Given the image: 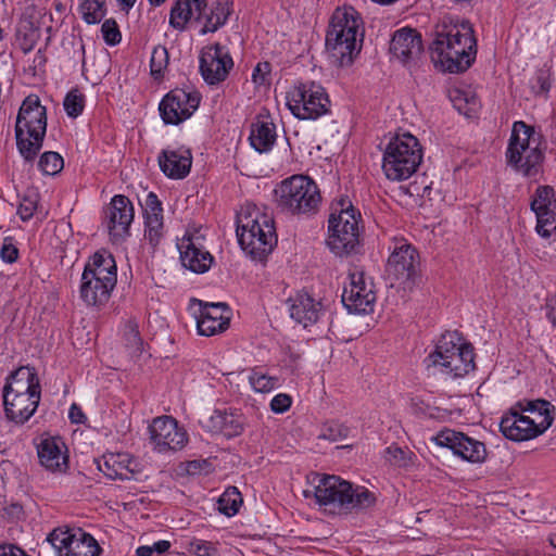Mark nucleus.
<instances>
[{
	"instance_id": "3",
	"label": "nucleus",
	"mask_w": 556,
	"mask_h": 556,
	"mask_svg": "<svg viewBox=\"0 0 556 556\" xmlns=\"http://www.w3.org/2000/svg\"><path fill=\"white\" fill-rule=\"evenodd\" d=\"M47 131V109L36 94L27 96L20 106L15 123V139L18 152L26 162H33Z\"/></svg>"
},
{
	"instance_id": "21",
	"label": "nucleus",
	"mask_w": 556,
	"mask_h": 556,
	"mask_svg": "<svg viewBox=\"0 0 556 556\" xmlns=\"http://www.w3.org/2000/svg\"><path fill=\"white\" fill-rule=\"evenodd\" d=\"M108 229L114 239H123L128 235L134 220V206L130 200L122 194L112 198L108 208Z\"/></svg>"
},
{
	"instance_id": "53",
	"label": "nucleus",
	"mask_w": 556,
	"mask_h": 556,
	"mask_svg": "<svg viewBox=\"0 0 556 556\" xmlns=\"http://www.w3.org/2000/svg\"><path fill=\"white\" fill-rule=\"evenodd\" d=\"M190 552L197 556H214L216 549L208 542H192L190 544Z\"/></svg>"
},
{
	"instance_id": "32",
	"label": "nucleus",
	"mask_w": 556,
	"mask_h": 556,
	"mask_svg": "<svg viewBox=\"0 0 556 556\" xmlns=\"http://www.w3.org/2000/svg\"><path fill=\"white\" fill-rule=\"evenodd\" d=\"M114 288L115 285H112L111 280L104 281L101 278H89L81 275L80 296L88 305L106 303Z\"/></svg>"
},
{
	"instance_id": "46",
	"label": "nucleus",
	"mask_w": 556,
	"mask_h": 556,
	"mask_svg": "<svg viewBox=\"0 0 556 556\" xmlns=\"http://www.w3.org/2000/svg\"><path fill=\"white\" fill-rule=\"evenodd\" d=\"M63 106L70 117L76 118L83 113L85 98L77 89H73L65 96Z\"/></svg>"
},
{
	"instance_id": "15",
	"label": "nucleus",
	"mask_w": 556,
	"mask_h": 556,
	"mask_svg": "<svg viewBox=\"0 0 556 556\" xmlns=\"http://www.w3.org/2000/svg\"><path fill=\"white\" fill-rule=\"evenodd\" d=\"M232 67V58L220 43L216 42L201 50L199 68L203 79L208 85H217L224 81Z\"/></svg>"
},
{
	"instance_id": "59",
	"label": "nucleus",
	"mask_w": 556,
	"mask_h": 556,
	"mask_svg": "<svg viewBox=\"0 0 556 556\" xmlns=\"http://www.w3.org/2000/svg\"><path fill=\"white\" fill-rule=\"evenodd\" d=\"M24 549L13 544L0 545V556H24Z\"/></svg>"
},
{
	"instance_id": "5",
	"label": "nucleus",
	"mask_w": 556,
	"mask_h": 556,
	"mask_svg": "<svg viewBox=\"0 0 556 556\" xmlns=\"http://www.w3.org/2000/svg\"><path fill=\"white\" fill-rule=\"evenodd\" d=\"M275 195L278 207L292 215H313L321 203L317 184L304 175L282 180L275 189Z\"/></svg>"
},
{
	"instance_id": "56",
	"label": "nucleus",
	"mask_w": 556,
	"mask_h": 556,
	"mask_svg": "<svg viewBox=\"0 0 556 556\" xmlns=\"http://www.w3.org/2000/svg\"><path fill=\"white\" fill-rule=\"evenodd\" d=\"M555 410L554 405H552L551 409H547V413L545 414L543 409L536 410L533 415V417H530V420L534 421V426L539 429H541V422L545 424L546 421L549 422V427L552 426V422L554 420L553 413Z\"/></svg>"
},
{
	"instance_id": "48",
	"label": "nucleus",
	"mask_w": 556,
	"mask_h": 556,
	"mask_svg": "<svg viewBox=\"0 0 556 556\" xmlns=\"http://www.w3.org/2000/svg\"><path fill=\"white\" fill-rule=\"evenodd\" d=\"M531 88L535 94L547 93L549 91L551 83L547 71L540 70L536 72Z\"/></svg>"
},
{
	"instance_id": "51",
	"label": "nucleus",
	"mask_w": 556,
	"mask_h": 556,
	"mask_svg": "<svg viewBox=\"0 0 556 556\" xmlns=\"http://www.w3.org/2000/svg\"><path fill=\"white\" fill-rule=\"evenodd\" d=\"M348 433V427L340 424H332L325 429L323 437L331 441H337L339 439L346 438Z\"/></svg>"
},
{
	"instance_id": "42",
	"label": "nucleus",
	"mask_w": 556,
	"mask_h": 556,
	"mask_svg": "<svg viewBox=\"0 0 556 556\" xmlns=\"http://www.w3.org/2000/svg\"><path fill=\"white\" fill-rule=\"evenodd\" d=\"M125 346L132 356H139L143 350V341L140 337L138 325L134 321H128L124 330Z\"/></svg>"
},
{
	"instance_id": "19",
	"label": "nucleus",
	"mask_w": 556,
	"mask_h": 556,
	"mask_svg": "<svg viewBox=\"0 0 556 556\" xmlns=\"http://www.w3.org/2000/svg\"><path fill=\"white\" fill-rule=\"evenodd\" d=\"M541 429L534 426L529 416H523L516 408L502 417L500 429L503 435L511 441L521 442L536 438L549 428V422H541Z\"/></svg>"
},
{
	"instance_id": "31",
	"label": "nucleus",
	"mask_w": 556,
	"mask_h": 556,
	"mask_svg": "<svg viewBox=\"0 0 556 556\" xmlns=\"http://www.w3.org/2000/svg\"><path fill=\"white\" fill-rule=\"evenodd\" d=\"M131 463L126 454H109L97 460V467L111 480H130L135 472Z\"/></svg>"
},
{
	"instance_id": "54",
	"label": "nucleus",
	"mask_w": 556,
	"mask_h": 556,
	"mask_svg": "<svg viewBox=\"0 0 556 556\" xmlns=\"http://www.w3.org/2000/svg\"><path fill=\"white\" fill-rule=\"evenodd\" d=\"M0 256L5 263H14L18 257V250L14 244L4 240V243L0 250Z\"/></svg>"
},
{
	"instance_id": "58",
	"label": "nucleus",
	"mask_w": 556,
	"mask_h": 556,
	"mask_svg": "<svg viewBox=\"0 0 556 556\" xmlns=\"http://www.w3.org/2000/svg\"><path fill=\"white\" fill-rule=\"evenodd\" d=\"M68 418L72 424H85L87 420L86 415L84 414L80 406L76 403H73L70 407Z\"/></svg>"
},
{
	"instance_id": "24",
	"label": "nucleus",
	"mask_w": 556,
	"mask_h": 556,
	"mask_svg": "<svg viewBox=\"0 0 556 556\" xmlns=\"http://www.w3.org/2000/svg\"><path fill=\"white\" fill-rule=\"evenodd\" d=\"M41 392L40 381L34 367L22 366L7 379L3 388V400L8 396Z\"/></svg>"
},
{
	"instance_id": "25",
	"label": "nucleus",
	"mask_w": 556,
	"mask_h": 556,
	"mask_svg": "<svg viewBox=\"0 0 556 556\" xmlns=\"http://www.w3.org/2000/svg\"><path fill=\"white\" fill-rule=\"evenodd\" d=\"M157 160L161 170L168 178L182 179L190 173L192 155L188 149L163 150Z\"/></svg>"
},
{
	"instance_id": "61",
	"label": "nucleus",
	"mask_w": 556,
	"mask_h": 556,
	"mask_svg": "<svg viewBox=\"0 0 556 556\" xmlns=\"http://www.w3.org/2000/svg\"><path fill=\"white\" fill-rule=\"evenodd\" d=\"M151 547L153 553H156L157 555H163L169 549L170 542L166 540H161L151 545Z\"/></svg>"
},
{
	"instance_id": "43",
	"label": "nucleus",
	"mask_w": 556,
	"mask_h": 556,
	"mask_svg": "<svg viewBox=\"0 0 556 556\" xmlns=\"http://www.w3.org/2000/svg\"><path fill=\"white\" fill-rule=\"evenodd\" d=\"M80 12L83 18L88 24H97L104 16V1L103 0H83L80 4Z\"/></svg>"
},
{
	"instance_id": "12",
	"label": "nucleus",
	"mask_w": 556,
	"mask_h": 556,
	"mask_svg": "<svg viewBox=\"0 0 556 556\" xmlns=\"http://www.w3.org/2000/svg\"><path fill=\"white\" fill-rule=\"evenodd\" d=\"M47 540L59 556H99L102 551L94 538L80 528L75 531L54 529Z\"/></svg>"
},
{
	"instance_id": "27",
	"label": "nucleus",
	"mask_w": 556,
	"mask_h": 556,
	"mask_svg": "<svg viewBox=\"0 0 556 556\" xmlns=\"http://www.w3.org/2000/svg\"><path fill=\"white\" fill-rule=\"evenodd\" d=\"M143 207L146 233L144 237L155 247L159 244L163 230V207L157 195L149 192Z\"/></svg>"
},
{
	"instance_id": "36",
	"label": "nucleus",
	"mask_w": 556,
	"mask_h": 556,
	"mask_svg": "<svg viewBox=\"0 0 556 556\" xmlns=\"http://www.w3.org/2000/svg\"><path fill=\"white\" fill-rule=\"evenodd\" d=\"M231 14V2L229 0H216L210 11L205 9L202 21L204 20V26L201 29V34L215 33L219 27L225 25L229 15Z\"/></svg>"
},
{
	"instance_id": "55",
	"label": "nucleus",
	"mask_w": 556,
	"mask_h": 556,
	"mask_svg": "<svg viewBox=\"0 0 556 556\" xmlns=\"http://www.w3.org/2000/svg\"><path fill=\"white\" fill-rule=\"evenodd\" d=\"M387 454L390 455V459L399 466H405L407 464V453L396 445H391L387 448Z\"/></svg>"
},
{
	"instance_id": "39",
	"label": "nucleus",
	"mask_w": 556,
	"mask_h": 556,
	"mask_svg": "<svg viewBox=\"0 0 556 556\" xmlns=\"http://www.w3.org/2000/svg\"><path fill=\"white\" fill-rule=\"evenodd\" d=\"M556 208V199L554 189L549 186H540L531 202V210L535 213Z\"/></svg>"
},
{
	"instance_id": "35",
	"label": "nucleus",
	"mask_w": 556,
	"mask_h": 556,
	"mask_svg": "<svg viewBox=\"0 0 556 556\" xmlns=\"http://www.w3.org/2000/svg\"><path fill=\"white\" fill-rule=\"evenodd\" d=\"M251 146L260 153L268 152L276 141V126L271 122L257 121L251 126Z\"/></svg>"
},
{
	"instance_id": "23",
	"label": "nucleus",
	"mask_w": 556,
	"mask_h": 556,
	"mask_svg": "<svg viewBox=\"0 0 556 556\" xmlns=\"http://www.w3.org/2000/svg\"><path fill=\"white\" fill-rule=\"evenodd\" d=\"M41 399V392L8 396L3 400L4 412L8 419L15 424H25L36 412Z\"/></svg>"
},
{
	"instance_id": "41",
	"label": "nucleus",
	"mask_w": 556,
	"mask_h": 556,
	"mask_svg": "<svg viewBox=\"0 0 556 556\" xmlns=\"http://www.w3.org/2000/svg\"><path fill=\"white\" fill-rule=\"evenodd\" d=\"M536 232L543 238L556 239V208L536 214Z\"/></svg>"
},
{
	"instance_id": "60",
	"label": "nucleus",
	"mask_w": 556,
	"mask_h": 556,
	"mask_svg": "<svg viewBox=\"0 0 556 556\" xmlns=\"http://www.w3.org/2000/svg\"><path fill=\"white\" fill-rule=\"evenodd\" d=\"M191 2L197 13L195 21H202L203 14H205V9H207V0H191Z\"/></svg>"
},
{
	"instance_id": "52",
	"label": "nucleus",
	"mask_w": 556,
	"mask_h": 556,
	"mask_svg": "<svg viewBox=\"0 0 556 556\" xmlns=\"http://www.w3.org/2000/svg\"><path fill=\"white\" fill-rule=\"evenodd\" d=\"M270 73V64L268 62L258 63L252 74V80L256 85H263L267 75Z\"/></svg>"
},
{
	"instance_id": "64",
	"label": "nucleus",
	"mask_w": 556,
	"mask_h": 556,
	"mask_svg": "<svg viewBox=\"0 0 556 556\" xmlns=\"http://www.w3.org/2000/svg\"><path fill=\"white\" fill-rule=\"evenodd\" d=\"M137 556H152V547L150 545L139 546L136 551Z\"/></svg>"
},
{
	"instance_id": "38",
	"label": "nucleus",
	"mask_w": 556,
	"mask_h": 556,
	"mask_svg": "<svg viewBox=\"0 0 556 556\" xmlns=\"http://www.w3.org/2000/svg\"><path fill=\"white\" fill-rule=\"evenodd\" d=\"M218 510L231 517L239 511L241 504L243 503L241 493L236 486H229L226 491L220 495L218 500Z\"/></svg>"
},
{
	"instance_id": "33",
	"label": "nucleus",
	"mask_w": 556,
	"mask_h": 556,
	"mask_svg": "<svg viewBox=\"0 0 556 556\" xmlns=\"http://www.w3.org/2000/svg\"><path fill=\"white\" fill-rule=\"evenodd\" d=\"M465 344V342H462V337L457 331H446L441 336L434 351L426 358L428 368L437 369L441 362L444 363L451 356L458 353V349Z\"/></svg>"
},
{
	"instance_id": "62",
	"label": "nucleus",
	"mask_w": 556,
	"mask_h": 556,
	"mask_svg": "<svg viewBox=\"0 0 556 556\" xmlns=\"http://www.w3.org/2000/svg\"><path fill=\"white\" fill-rule=\"evenodd\" d=\"M546 307H547V313H546L547 319L554 326H556V294H555V299H552L548 301V303L546 304Z\"/></svg>"
},
{
	"instance_id": "16",
	"label": "nucleus",
	"mask_w": 556,
	"mask_h": 556,
	"mask_svg": "<svg viewBox=\"0 0 556 556\" xmlns=\"http://www.w3.org/2000/svg\"><path fill=\"white\" fill-rule=\"evenodd\" d=\"M149 433L154 450L160 453L181 450L188 441L185 429L170 416L154 418L149 426Z\"/></svg>"
},
{
	"instance_id": "2",
	"label": "nucleus",
	"mask_w": 556,
	"mask_h": 556,
	"mask_svg": "<svg viewBox=\"0 0 556 556\" xmlns=\"http://www.w3.org/2000/svg\"><path fill=\"white\" fill-rule=\"evenodd\" d=\"M317 478L314 496L321 506H330L348 515L365 511L376 505V494L363 485H354L338 476L324 475Z\"/></svg>"
},
{
	"instance_id": "18",
	"label": "nucleus",
	"mask_w": 556,
	"mask_h": 556,
	"mask_svg": "<svg viewBox=\"0 0 556 556\" xmlns=\"http://www.w3.org/2000/svg\"><path fill=\"white\" fill-rule=\"evenodd\" d=\"M200 306L197 317V328L201 336H214L225 331L230 323V308L226 303H208L194 300Z\"/></svg>"
},
{
	"instance_id": "26",
	"label": "nucleus",
	"mask_w": 556,
	"mask_h": 556,
	"mask_svg": "<svg viewBox=\"0 0 556 556\" xmlns=\"http://www.w3.org/2000/svg\"><path fill=\"white\" fill-rule=\"evenodd\" d=\"M290 316L304 328L316 324L324 314L323 304L308 293H299L290 300Z\"/></svg>"
},
{
	"instance_id": "20",
	"label": "nucleus",
	"mask_w": 556,
	"mask_h": 556,
	"mask_svg": "<svg viewBox=\"0 0 556 556\" xmlns=\"http://www.w3.org/2000/svg\"><path fill=\"white\" fill-rule=\"evenodd\" d=\"M181 264L195 274L207 271L213 264V256L201 243V236L189 235L178 244Z\"/></svg>"
},
{
	"instance_id": "37",
	"label": "nucleus",
	"mask_w": 556,
	"mask_h": 556,
	"mask_svg": "<svg viewBox=\"0 0 556 556\" xmlns=\"http://www.w3.org/2000/svg\"><path fill=\"white\" fill-rule=\"evenodd\" d=\"M195 11L191 0H177L170 10L169 24L178 30H184L186 24L195 18Z\"/></svg>"
},
{
	"instance_id": "11",
	"label": "nucleus",
	"mask_w": 556,
	"mask_h": 556,
	"mask_svg": "<svg viewBox=\"0 0 556 556\" xmlns=\"http://www.w3.org/2000/svg\"><path fill=\"white\" fill-rule=\"evenodd\" d=\"M420 258L418 251L409 243L402 242L390 254L386 273L403 290L412 291L421 280L419 274Z\"/></svg>"
},
{
	"instance_id": "40",
	"label": "nucleus",
	"mask_w": 556,
	"mask_h": 556,
	"mask_svg": "<svg viewBox=\"0 0 556 556\" xmlns=\"http://www.w3.org/2000/svg\"><path fill=\"white\" fill-rule=\"evenodd\" d=\"M169 63V54L164 46L154 47L151 60H150V74L151 76L159 80L164 77V72L167 68Z\"/></svg>"
},
{
	"instance_id": "34",
	"label": "nucleus",
	"mask_w": 556,
	"mask_h": 556,
	"mask_svg": "<svg viewBox=\"0 0 556 556\" xmlns=\"http://www.w3.org/2000/svg\"><path fill=\"white\" fill-rule=\"evenodd\" d=\"M210 420L212 429L228 439L240 435L244 430L245 418L237 412L215 410Z\"/></svg>"
},
{
	"instance_id": "7",
	"label": "nucleus",
	"mask_w": 556,
	"mask_h": 556,
	"mask_svg": "<svg viewBox=\"0 0 556 556\" xmlns=\"http://www.w3.org/2000/svg\"><path fill=\"white\" fill-rule=\"evenodd\" d=\"M358 20L353 12L339 10L332 15L326 35V49L338 66H348L359 52L357 43Z\"/></svg>"
},
{
	"instance_id": "9",
	"label": "nucleus",
	"mask_w": 556,
	"mask_h": 556,
	"mask_svg": "<svg viewBox=\"0 0 556 556\" xmlns=\"http://www.w3.org/2000/svg\"><path fill=\"white\" fill-rule=\"evenodd\" d=\"M534 134V128L525 122H515L506 151L507 163L529 178L538 176L544 157L538 144L531 147Z\"/></svg>"
},
{
	"instance_id": "14",
	"label": "nucleus",
	"mask_w": 556,
	"mask_h": 556,
	"mask_svg": "<svg viewBox=\"0 0 556 556\" xmlns=\"http://www.w3.org/2000/svg\"><path fill=\"white\" fill-rule=\"evenodd\" d=\"M433 441L439 446L450 448L454 455L472 464H481L488 456L483 442L455 430L443 429L433 438Z\"/></svg>"
},
{
	"instance_id": "13",
	"label": "nucleus",
	"mask_w": 556,
	"mask_h": 556,
	"mask_svg": "<svg viewBox=\"0 0 556 556\" xmlns=\"http://www.w3.org/2000/svg\"><path fill=\"white\" fill-rule=\"evenodd\" d=\"M200 101L201 96L197 91H187L180 88L173 89L160 103L161 117L167 125H178L194 113Z\"/></svg>"
},
{
	"instance_id": "45",
	"label": "nucleus",
	"mask_w": 556,
	"mask_h": 556,
	"mask_svg": "<svg viewBox=\"0 0 556 556\" xmlns=\"http://www.w3.org/2000/svg\"><path fill=\"white\" fill-rule=\"evenodd\" d=\"M277 381V378L267 376L256 369H253L249 376V382L253 390L261 393L270 392L275 388Z\"/></svg>"
},
{
	"instance_id": "30",
	"label": "nucleus",
	"mask_w": 556,
	"mask_h": 556,
	"mask_svg": "<svg viewBox=\"0 0 556 556\" xmlns=\"http://www.w3.org/2000/svg\"><path fill=\"white\" fill-rule=\"evenodd\" d=\"M475 367L473 346L471 344H465L458 349V353L451 356L444 363L441 362V365H439L437 369L452 378H458L472 371Z\"/></svg>"
},
{
	"instance_id": "1",
	"label": "nucleus",
	"mask_w": 556,
	"mask_h": 556,
	"mask_svg": "<svg viewBox=\"0 0 556 556\" xmlns=\"http://www.w3.org/2000/svg\"><path fill=\"white\" fill-rule=\"evenodd\" d=\"M431 59L444 72L463 73L476 59L477 41L469 21L443 23L430 46Z\"/></svg>"
},
{
	"instance_id": "57",
	"label": "nucleus",
	"mask_w": 556,
	"mask_h": 556,
	"mask_svg": "<svg viewBox=\"0 0 556 556\" xmlns=\"http://www.w3.org/2000/svg\"><path fill=\"white\" fill-rule=\"evenodd\" d=\"M35 210H36V202L25 199L20 204V206L17 208V214L20 215V217L23 220H28L29 218L33 217Z\"/></svg>"
},
{
	"instance_id": "17",
	"label": "nucleus",
	"mask_w": 556,
	"mask_h": 556,
	"mask_svg": "<svg viewBox=\"0 0 556 556\" xmlns=\"http://www.w3.org/2000/svg\"><path fill=\"white\" fill-rule=\"evenodd\" d=\"M350 286L343 289L342 303L350 313L369 314L374 312L376 292L372 282H367L363 271L350 274Z\"/></svg>"
},
{
	"instance_id": "6",
	"label": "nucleus",
	"mask_w": 556,
	"mask_h": 556,
	"mask_svg": "<svg viewBox=\"0 0 556 556\" xmlns=\"http://www.w3.org/2000/svg\"><path fill=\"white\" fill-rule=\"evenodd\" d=\"M338 208L330 214L328 220L329 236L327 244L337 256H349L359 251V227L361 213L351 204L348 199L338 202Z\"/></svg>"
},
{
	"instance_id": "63",
	"label": "nucleus",
	"mask_w": 556,
	"mask_h": 556,
	"mask_svg": "<svg viewBox=\"0 0 556 556\" xmlns=\"http://www.w3.org/2000/svg\"><path fill=\"white\" fill-rule=\"evenodd\" d=\"M35 33H36V30L31 29L30 35H25L24 42L22 43V49L24 52H28L33 49V47L35 45V38H34Z\"/></svg>"
},
{
	"instance_id": "29",
	"label": "nucleus",
	"mask_w": 556,
	"mask_h": 556,
	"mask_svg": "<svg viewBox=\"0 0 556 556\" xmlns=\"http://www.w3.org/2000/svg\"><path fill=\"white\" fill-rule=\"evenodd\" d=\"M63 443L54 438L42 439L37 446V454L41 466L50 471H65L67 457L62 453Z\"/></svg>"
},
{
	"instance_id": "50",
	"label": "nucleus",
	"mask_w": 556,
	"mask_h": 556,
	"mask_svg": "<svg viewBox=\"0 0 556 556\" xmlns=\"http://www.w3.org/2000/svg\"><path fill=\"white\" fill-rule=\"evenodd\" d=\"M292 404V399L286 393H279L274 396L270 402V409L276 414H282L287 412Z\"/></svg>"
},
{
	"instance_id": "44",
	"label": "nucleus",
	"mask_w": 556,
	"mask_h": 556,
	"mask_svg": "<svg viewBox=\"0 0 556 556\" xmlns=\"http://www.w3.org/2000/svg\"><path fill=\"white\" fill-rule=\"evenodd\" d=\"M64 166L63 157L53 151L45 152L38 162V167L45 175H55L62 170Z\"/></svg>"
},
{
	"instance_id": "47",
	"label": "nucleus",
	"mask_w": 556,
	"mask_h": 556,
	"mask_svg": "<svg viewBox=\"0 0 556 556\" xmlns=\"http://www.w3.org/2000/svg\"><path fill=\"white\" fill-rule=\"evenodd\" d=\"M101 31L106 45L115 46L121 42L122 35L117 23L113 18L104 21L101 26Z\"/></svg>"
},
{
	"instance_id": "22",
	"label": "nucleus",
	"mask_w": 556,
	"mask_h": 556,
	"mask_svg": "<svg viewBox=\"0 0 556 556\" xmlns=\"http://www.w3.org/2000/svg\"><path fill=\"white\" fill-rule=\"evenodd\" d=\"M422 49L421 35L409 27L396 30L390 42V52L404 64L417 60Z\"/></svg>"
},
{
	"instance_id": "8",
	"label": "nucleus",
	"mask_w": 556,
	"mask_h": 556,
	"mask_svg": "<svg viewBox=\"0 0 556 556\" xmlns=\"http://www.w3.org/2000/svg\"><path fill=\"white\" fill-rule=\"evenodd\" d=\"M422 160L419 141L410 134L397 135L388 143L382 160V169L390 180L408 179Z\"/></svg>"
},
{
	"instance_id": "4",
	"label": "nucleus",
	"mask_w": 556,
	"mask_h": 556,
	"mask_svg": "<svg viewBox=\"0 0 556 556\" xmlns=\"http://www.w3.org/2000/svg\"><path fill=\"white\" fill-rule=\"evenodd\" d=\"M237 237L242 250L254 261H264L277 244L274 220L255 207L237 215Z\"/></svg>"
},
{
	"instance_id": "28",
	"label": "nucleus",
	"mask_w": 556,
	"mask_h": 556,
	"mask_svg": "<svg viewBox=\"0 0 556 556\" xmlns=\"http://www.w3.org/2000/svg\"><path fill=\"white\" fill-rule=\"evenodd\" d=\"M83 275L89 278H101L102 280H111L116 286L117 268L113 255L101 250L96 252L86 264Z\"/></svg>"
},
{
	"instance_id": "10",
	"label": "nucleus",
	"mask_w": 556,
	"mask_h": 556,
	"mask_svg": "<svg viewBox=\"0 0 556 556\" xmlns=\"http://www.w3.org/2000/svg\"><path fill=\"white\" fill-rule=\"evenodd\" d=\"M330 99L315 81L299 83L287 92V105L299 119H316L329 112Z\"/></svg>"
},
{
	"instance_id": "49",
	"label": "nucleus",
	"mask_w": 556,
	"mask_h": 556,
	"mask_svg": "<svg viewBox=\"0 0 556 556\" xmlns=\"http://www.w3.org/2000/svg\"><path fill=\"white\" fill-rule=\"evenodd\" d=\"M552 404L542 399H538L534 401H527L525 404L522 402L517 403L516 409L519 408L520 412H529L534 414L536 410L543 409L544 413H547V409H551Z\"/></svg>"
}]
</instances>
